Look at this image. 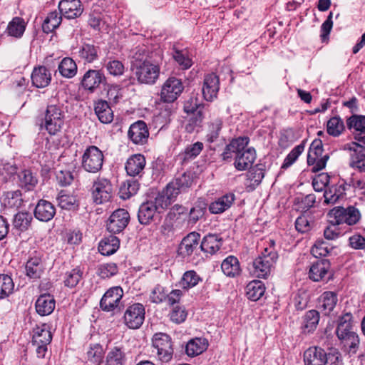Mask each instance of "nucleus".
<instances>
[{
	"label": "nucleus",
	"mask_w": 365,
	"mask_h": 365,
	"mask_svg": "<svg viewBox=\"0 0 365 365\" xmlns=\"http://www.w3.org/2000/svg\"><path fill=\"white\" fill-rule=\"evenodd\" d=\"M277 258V253L272 247L264 248L258 257L253 261L250 268L251 274L258 278H266L270 274Z\"/></svg>",
	"instance_id": "obj_1"
},
{
	"label": "nucleus",
	"mask_w": 365,
	"mask_h": 365,
	"mask_svg": "<svg viewBox=\"0 0 365 365\" xmlns=\"http://www.w3.org/2000/svg\"><path fill=\"white\" fill-rule=\"evenodd\" d=\"M153 352H155L158 361L162 363H168L173 359V348L172 339L169 335L159 332L153 336Z\"/></svg>",
	"instance_id": "obj_2"
},
{
	"label": "nucleus",
	"mask_w": 365,
	"mask_h": 365,
	"mask_svg": "<svg viewBox=\"0 0 365 365\" xmlns=\"http://www.w3.org/2000/svg\"><path fill=\"white\" fill-rule=\"evenodd\" d=\"M63 123V113L61 108L57 105L48 106L44 121L41 125V128H44L50 135H54L61 130Z\"/></svg>",
	"instance_id": "obj_3"
},
{
	"label": "nucleus",
	"mask_w": 365,
	"mask_h": 365,
	"mask_svg": "<svg viewBox=\"0 0 365 365\" xmlns=\"http://www.w3.org/2000/svg\"><path fill=\"white\" fill-rule=\"evenodd\" d=\"M104 156L102 151L95 145L88 147L81 158V167L91 173H96L102 168Z\"/></svg>",
	"instance_id": "obj_4"
},
{
	"label": "nucleus",
	"mask_w": 365,
	"mask_h": 365,
	"mask_svg": "<svg viewBox=\"0 0 365 365\" xmlns=\"http://www.w3.org/2000/svg\"><path fill=\"white\" fill-rule=\"evenodd\" d=\"M135 77L141 84H154L160 75V67L150 61L141 62L134 68Z\"/></svg>",
	"instance_id": "obj_5"
},
{
	"label": "nucleus",
	"mask_w": 365,
	"mask_h": 365,
	"mask_svg": "<svg viewBox=\"0 0 365 365\" xmlns=\"http://www.w3.org/2000/svg\"><path fill=\"white\" fill-rule=\"evenodd\" d=\"M91 192L93 202L97 205L103 204L112 197V184L108 179L99 176L93 181Z\"/></svg>",
	"instance_id": "obj_6"
},
{
	"label": "nucleus",
	"mask_w": 365,
	"mask_h": 365,
	"mask_svg": "<svg viewBox=\"0 0 365 365\" xmlns=\"http://www.w3.org/2000/svg\"><path fill=\"white\" fill-rule=\"evenodd\" d=\"M322 154V142L321 140L316 139L310 145L307 155V163L312 166V170L314 173L322 170L326 166L329 155Z\"/></svg>",
	"instance_id": "obj_7"
},
{
	"label": "nucleus",
	"mask_w": 365,
	"mask_h": 365,
	"mask_svg": "<svg viewBox=\"0 0 365 365\" xmlns=\"http://www.w3.org/2000/svg\"><path fill=\"white\" fill-rule=\"evenodd\" d=\"M123 291L120 287H113L106 292L100 302L101 309L107 312H115L123 307L121 299Z\"/></svg>",
	"instance_id": "obj_8"
},
{
	"label": "nucleus",
	"mask_w": 365,
	"mask_h": 365,
	"mask_svg": "<svg viewBox=\"0 0 365 365\" xmlns=\"http://www.w3.org/2000/svg\"><path fill=\"white\" fill-rule=\"evenodd\" d=\"M52 340L51 332L48 327L43 324L41 327H37L34 329L32 338L33 346L36 348L37 356L43 358L48 350V345Z\"/></svg>",
	"instance_id": "obj_9"
},
{
	"label": "nucleus",
	"mask_w": 365,
	"mask_h": 365,
	"mask_svg": "<svg viewBox=\"0 0 365 365\" xmlns=\"http://www.w3.org/2000/svg\"><path fill=\"white\" fill-rule=\"evenodd\" d=\"M183 89L181 80L175 77H170L161 87L160 99L165 103H173L178 99Z\"/></svg>",
	"instance_id": "obj_10"
},
{
	"label": "nucleus",
	"mask_w": 365,
	"mask_h": 365,
	"mask_svg": "<svg viewBox=\"0 0 365 365\" xmlns=\"http://www.w3.org/2000/svg\"><path fill=\"white\" fill-rule=\"evenodd\" d=\"M125 324L130 329H136L141 327L145 319V308L143 304L135 303L129 306L123 316Z\"/></svg>",
	"instance_id": "obj_11"
},
{
	"label": "nucleus",
	"mask_w": 365,
	"mask_h": 365,
	"mask_svg": "<svg viewBox=\"0 0 365 365\" xmlns=\"http://www.w3.org/2000/svg\"><path fill=\"white\" fill-rule=\"evenodd\" d=\"M130 221V215L125 209H118L115 210L107 222V230L112 234L121 232L128 225Z\"/></svg>",
	"instance_id": "obj_12"
},
{
	"label": "nucleus",
	"mask_w": 365,
	"mask_h": 365,
	"mask_svg": "<svg viewBox=\"0 0 365 365\" xmlns=\"http://www.w3.org/2000/svg\"><path fill=\"white\" fill-rule=\"evenodd\" d=\"M237 149L235 156L234 165L237 170H245L250 168L256 159V152L252 148H247V145H244Z\"/></svg>",
	"instance_id": "obj_13"
},
{
	"label": "nucleus",
	"mask_w": 365,
	"mask_h": 365,
	"mask_svg": "<svg viewBox=\"0 0 365 365\" xmlns=\"http://www.w3.org/2000/svg\"><path fill=\"white\" fill-rule=\"evenodd\" d=\"M106 81V78L101 70L89 69L84 73L81 83L85 90L93 93Z\"/></svg>",
	"instance_id": "obj_14"
},
{
	"label": "nucleus",
	"mask_w": 365,
	"mask_h": 365,
	"mask_svg": "<svg viewBox=\"0 0 365 365\" xmlns=\"http://www.w3.org/2000/svg\"><path fill=\"white\" fill-rule=\"evenodd\" d=\"M344 149L351 151V165L365 172V147L355 142L344 145Z\"/></svg>",
	"instance_id": "obj_15"
},
{
	"label": "nucleus",
	"mask_w": 365,
	"mask_h": 365,
	"mask_svg": "<svg viewBox=\"0 0 365 365\" xmlns=\"http://www.w3.org/2000/svg\"><path fill=\"white\" fill-rule=\"evenodd\" d=\"M305 365H326L328 355L324 349L319 346H311L303 354Z\"/></svg>",
	"instance_id": "obj_16"
},
{
	"label": "nucleus",
	"mask_w": 365,
	"mask_h": 365,
	"mask_svg": "<svg viewBox=\"0 0 365 365\" xmlns=\"http://www.w3.org/2000/svg\"><path fill=\"white\" fill-rule=\"evenodd\" d=\"M219 89V77L213 73L207 74L204 78L203 86L202 88L204 98L207 101H213L217 98Z\"/></svg>",
	"instance_id": "obj_17"
},
{
	"label": "nucleus",
	"mask_w": 365,
	"mask_h": 365,
	"mask_svg": "<svg viewBox=\"0 0 365 365\" xmlns=\"http://www.w3.org/2000/svg\"><path fill=\"white\" fill-rule=\"evenodd\" d=\"M336 334L344 351L350 355L355 354L359 346L358 334L354 330L340 331Z\"/></svg>",
	"instance_id": "obj_18"
},
{
	"label": "nucleus",
	"mask_w": 365,
	"mask_h": 365,
	"mask_svg": "<svg viewBox=\"0 0 365 365\" xmlns=\"http://www.w3.org/2000/svg\"><path fill=\"white\" fill-rule=\"evenodd\" d=\"M128 137L135 144L143 145L148 141L149 131L147 125L143 120L133 123L128 130Z\"/></svg>",
	"instance_id": "obj_19"
},
{
	"label": "nucleus",
	"mask_w": 365,
	"mask_h": 365,
	"mask_svg": "<svg viewBox=\"0 0 365 365\" xmlns=\"http://www.w3.org/2000/svg\"><path fill=\"white\" fill-rule=\"evenodd\" d=\"M192 183L190 174L183 173L166 186L168 193L171 196H178L180 193L185 192Z\"/></svg>",
	"instance_id": "obj_20"
},
{
	"label": "nucleus",
	"mask_w": 365,
	"mask_h": 365,
	"mask_svg": "<svg viewBox=\"0 0 365 365\" xmlns=\"http://www.w3.org/2000/svg\"><path fill=\"white\" fill-rule=\"evenodd\" d=\"M58 9L61 14L67 19L77 18L83 11L80 0H61Z\"/></svg>",
	"instance_id": "obj_21"
},
{
	"label": "nucleus",
	"mask_w": 365,
	"mask_h": 365,
	"mask_svg": "<svg viewBox=\"0 0 365 365\" xmlns=\"http://www.w3.org/2000/svg\"><path fill=\"white\" fill-rule=\"evenodd\" d=\"M347 127L355 140L365 144V115H352L347 120Z\"/></svg>",
	"instance_id": "obj_22"
},
{
	"label": "nucleus",
	"mask_w": 365,
	"mask_h": 365,
	"mask_svg": "<svg viewBox=\"0 0 365 365\" xmlns=\"http://www.w3.org/2000/svg\"><path fill=\"white\" fill-rule=\"evenodd\" d=\"M200 235L196 232H192L185 237L178 247L179 255L185 257L191 255L197 247Z\"/></svg>",
	"instance_id": "obj_23"
},
{
	"label": "nucleus",
	"mask_w": 365,
	"mask_h": 365,
	"mask_svg": "<svg viewBox=\"0 0 365 365\" xmlns=\"http://www.w3.org/2000/svg\"><path fill=\"white\" fill-rule=\"evenodd\" d=\"M347 186L346 183L343 182L329 187L327 190H325L321 194V196L323 197L324 202L327 205L337 202L340 198L344 197Z\"/></svg>",
	"instance_id": "obj_24"
},
{
	"label": "nucleus",
	"mask_w": 365,
	"mask_h": 365,
	"mask_svg": "<svg viewBox=\"0 0 365 365\" xmlns=\"http://www.w3.org/2000/svg\"><path fill=\"white\" fill-rule=\"evenodd\" d=\"M56 214L54 205L45 200H40L37 203L34 215L36 219L42 222H48L53 218Z\"/></svg>",
	"instance_id": "obj_25"
},
{
	"label": "nucleus",
	"mask_w": 365,
	"mask_h": 365,
	"mask_svg": "<svg viewBox=\"0 0 365 365\" xmlns=\"http://www.w3.org/2000/svg\"><path fill=\"white\" fill-rule=\"evenodd\" d=\"M159 214L156 206L151 200L142 203L138 209V218L141 225L150 224L156 215Z\"/></svg>",
	"instance_id": "obj_26"
},
{
	"label": "nucleus",
	"mask_w": 365,
	"mask_h": 365,
	"mask_svg": "<svg viewBox=\"0 0 365 365\" xmlns=\"http://www.w3.org/2000/svg\"><path fill=\"white\" fill-rule=\"evenodd\" d=\"M145 158L141 154H135L130 157L125 164V170L130 176L141 175L145 166Z\"/></svg>",
	"instance_id": "obj_27"
},
{
	"label": "nucleus",
	"mask_w": 365,
	"mask_h": 365,
	"mask_svg": "<svg viewBox=\"0 0 365 365\" xmlns=\"http://www.w3.org/2000/svg\"><path fill=\"white\" fill-rule=\"evenodd\" d=\"M329 269L330 263L327 259L317 260L309 269V278L314 282L323 280L328 274Z\"/></svg>",
	"instance_id": "obj_28"
},
{
	"label": "nucleus",
	"mask_w": 365,
	"mask_h": 365,
	"mask_svg": "<svg viewBox=\"0 0 365 365\" xmlns=\"http://www.w3.org/2000/svg\"><path fill=\"white\" fill-rule=\"evenodd\" d=\"M36 312L41 316H47L51 314L56 306V302L53 297L49 294H43L38 297L36 302Z\"/></svg>",
	"instance_id": "obj_29"
},
{
	"label": "nucleus",
	"mask_w": 365,
	"mask_h": 365,
	"mask_svg": "<svg viewBox=\"0 0 365 365\" xmlns=\"http://www.w3.org/2000/svg\"><path fill=\"white\" fill-rule=\"evenodd\" d=\"M235 200V195L233 193H227L212 202L209 210L213 214L222 213L228 210Z\"/></svg>",
	"instance_id": "obj_30"
},
{
	"label": "nucleus",
	"mask_w": 365,
	"mask_h": 365,
	"mask_svg": "<svg viewBox=\"0 0 365 365\" xmlns=\"http://www.w3.org/2000/svg\"><path fill=\"white\" fill-rule=\"evenodd\" d=\"M51 75L45 66L35 68L31 74L32 83L36 88H45L50 83Z\"/></svg>",
	"instance_id": "obj_31"
},
{
	"label": "nucleus",
	"mask_w": 365,
	"mask_h": 365,
	"mask_svg": "<svg viewBox=\"0 0 365 365\" xmlns=\"http://www.w3.org/2000/svg\"><path fill=\"white\" fill-rule=\"evenodd\" d=\"M222 240L217 235L209 234L205 236L200 244V249L205 253L213 255L220 250Z\"/></svg>",
	"instance_id": "obj_32"
},
{
	"label": "nucleus",
	"mask_w": 365,
	"mask_h": 365,
	"mask_svg": "<svg viewBox=\"0 0 365 365\" xmlns=\"http://www.w3.org/2000/svg\"><path fill=\"white\" fill-rule=\"evenodd\" d=\"M222 272L229 277H235L240 274L241 267L238 259L232 255L226 257L221 264Z\"/></svg>",
	"instance_id": "obj_33"
},
{
	"label": "nucleus",
	"mask_w": 365,
	"mask_h": 365,
	"mask_svg": "<svg viewBox=\"0 0 365 365\" xmlns=\"http://www.w3.org/2000/svg\"><path fill=\"white\" fill-rule=\"evenodd\" d=\"M207 346L208 341L205 338H195L187 343L185 352L187 356L194 357L203 353Z\"/></svg>",
	"instance_id": "obj_34"
},
{
	"label": "nucleus",
	"mask_w": 365,
	"mask_h": 365,
	"mask_svg": "<svg viewBox=\"0 0 365 365\" xmlns=\"http://www.w3.org/2000/svg\"><path fill=\"white\" fill-rule=\"evenodd\" d=\"M94 110L98 120L103 123H109L113 119V110L106 101H98L95 103Z\"/></svg>",
	"instance_id": "obj_35"
},
{
	"label": "nucleus",
	"mask_w": 365,
	"mask_h": 365,
	"mask_svg": "<svg viewBox=\"0 0 365 365\" xmlns=\"http://www.w3.org/2000/svg\"><path fill=\"white\" fill-rule=\"evenodd\" d=\"M99 48L93 44L83 43L78 49V56L85 63H93L98 58Z\"/></svg>",
	"instance_id": "obj_36"
},
{
	"label": "nucleus",
	"mask_w": 365,
	"mask_h": 365,
	"mask_svg": "<svg viewBox=\"0 0 365 365\" xmlns=\"http://www.w3.org/2000/svg\"><path fill=\"white\" fill-rule=\"evenodd\" d=\"M119 239L114 235H110L100 242L98 250L101 255L108 256L115 253L119 248Z\"/></svg>",
	"instance_id": "obj_37"
},
{
	"label": "nucleus",
	"mask_w": 365,
	"mask_h": 365,
	"mask_svg": "<svg viewBox=\"0 0 365 365\" xmlns=\"http://www.w3.org/2000/svg\"><path fill=\"white\" fill-rule=\"evenodd\" d=\"M319 313L315 309L307 312L303 317L302 329L304 333H311L314 331L319 322Z\"/></svg>",
	"instance_id": "obj_38"
},
{
	"label": "nucleus",
	"mask_w": 365,
	"mask_h": 365,
	"mask_svg": "<svg viewBox=\"0 0 365 365\" xmlns=\"http://www.w3.org/2000/svg\"><path fill=\"white\" fill-rule=\"evenodd\" d=\"M338 299L336 293L330 291L324 292L319 299V307L325 314H329L335 307Z\"/></svg>",
	"instance_id": "obj_39"
},
{
	"label": "nucleus",
	"mask_w": 365,
	"mask_h": 365,
	"mask_svg": "<svg viewBox=\"0 0 365 365\" xmlns=\"http://www.w3.org/2000/svg\"><path fill=\"white\" fill-rule=\"evenodd\" d=\"M25 269L26 275L30 278H39L43 270L41 259L38 257H31L27 261Z\"/></svg>",
	"instance_id": "obj_40"
},
{
	"label": "nucleus",
	"mask_w": 365,
	"mask_h": 365,
	"mask_svg": "<svg viewBox=\"0 0 365 365\" xmlns=\"http://www.w3.org/2000/svg\"><path fill=\"white\" fill-rule=\"evenodd\" d=\"M264 284L259 280H254L248 283L246 287V295L252 301L259 300L264 294Z\"/></svg>",
	"instance_id": "obj_41"
},
{
	"label": "nucleus",
	"mask_w": 365,
	"mask_h": 365,
	"mask_svg": "<svg viewBox=\"0 0 365 365\" xmlns=\"http://www.w3.org/2000/svg\"><path fill=\"white\" fill-rule=\"evenodd\" d=\"M249 138L247 137H240L233 139L228 145H226L223 153H222V159L225 160L231 159L232 154H236L237 149L242 148L244 145H248Z\"/></svg>",
	"instance_id": "obj_42"
},
{
	"label": "nucleus",
	"mask_w": 365,
	"mask_h": 365,
	"mask_svg": "<svg viewBox=\"0 0 365 365\" xmlns=\"http://www.w3.org/2000/svg\"><path fill=\"white\" fill-rule=\"evenodd\" d=\"M58 70L62 76L71 78L77 73V65L72 58L66 57L60 62Z\"/></svg>",
	"instance_id": "obj_43"
},
{
	"label": "nucleus",
	"mask_w": 365,
	"mask_h": 365,
	"mask_svg": "<svg viewBox=\"0 0 365 365\" xmlns=\"http://www.w3.org/2000/svg\"><path fill=\"white\" fill-rule=\"evenodd\" d=\"M26 22L21 17H14L9 23L6 28V33L9 36L20 38L24 33Z\"/></svg>",
	"instance_id": "obj_44"
},
{
	"label": "nucleus",
	"mask_w": 365,
	"mask_h": 365,
	"mask_svg": "<svg viewBox=\"0 0 365 365\" xmlns=\"http://www.w3.org/2000/svg\"><path fill=\"white\" fill-rule=\"evenodd\" d=\"M58 205L62 209L75 210L78 207V201L75 195L61 191L56 198Z\"/></svg>",
	"instance_id": "obj_45"
},
{
	"label": "nucleus",
	"mask_w": 365,
	"mask_h": 365,
	"mask_svg": "<svg viewBox=\"0 0 365 365\" xmlns=\"http://www.w3.org/2000/svg\"><path fill=\"white\" fill-rule=\"evenodd\" d=\"M176 197V196H171L168 193V187L165 190L159 193L154 200H151L153 204L156 206L158 213H161L165 210L172 202V201Z\"/></svg>",
	"instance_id": "obj_46"
},
{
	"label": "nucleus",
	"mask_w": 365,
	"mask_h": 365,
	"mask_svg": "<svg viewBox=\"0 0 365 365\" xmlns=\"http://www.w3.org/2000/svg\"><path fill=\"white\" fill-rule=\"evenodd\" d=\"M19 182L22 187L27 190H33L38 183V179L30 170H24L19 175Z\"/></svg>",
	"instance_id": "obj_47"
},
{
	"label": "nucleus",
	"mask_w": 365,
	"mask_h": 365,
	"mask_svg": "<svg viewBox=\"0 0 365 365\" xmlns=\"http://www.w3.org/2000/svg\"><path fill=\"white\" fill-rule=\"evenodd\" d=\"M200 280V276L195 271H187L179 282V287L187 290L196 286Z\"/></svg>",
	"instance_id": "obj_48"
},
{
	"label": "nucleus",
	"mask_w": 365,
	"mask_h": 365,
	"mask_svg": "<svg viewBox=\"0 0 365 365\" xmlns=\"http://www.w3.org/2000/svg\"><path fill=\"white\" fill-rule=\"evenodd\" d=\"M32 220V216L26 212H19L14 215L13 225L20 231H26L29 227Z\"/></svg>",
	"instance_id": "obj_49"
},
{
	"label": "nucleus",
	"mask_w": 365,
	"mask_h": 365,
	"mask_svg": "<svg viewBox=\"0 0 365 365\" xmlns=\"http://www.w3.org/2000/svg\"><path fill=\"white\" fill-rule=\"evenodd\" d=\"M61 22V15L57 11H53L48 14V16L44 20L42 29L45 33H51L54 29L58 27Z\"/></svg>",
	"instance_id": "obj_50"
},
{
	"label": "nucleus",
	"mask_w": 365,
	"mask_h": 365,
	"mask_svg": "<svg viewBox=\"0 0 365 365\" xmlns=\"http://www.w3.org/2000/svg\"><path fill=\"white\" fill-rule=\"evenodd\" d=\"M14 289L12 278L7 274H0V299L8 297L13 293Z\"/></svg>",
	"instance_id": "obj_51"
},
{
	"label": "nucleus",
	"mask_w": 365,
	"mask_h": 365,
	"mask_svg": "<svg viewBox=\"0 0 365 365\" xmlns=\"http://www.w3.org/2000/svg\"><path fill=\"white\" fill-rule=\"evenodd\" d=\"M125 356L121 349L113 348L107 354L106 365H123Z\"/></svg>",
	"instance_id": "obj_52"
},
{
	"label": "nucleus",
	"mask_w": 365,
	"mask_h": 365,
	"mask_svg": "<svg viewBox=\"0 0 365 365\" xmlns=\"http://www.w3.org/2000/svg\"><path fill=\"white\" fill-rule=\"evenodd\" d=\"M139 189V183L135 180L125 181L120 187V197L123 199H128L136 194Z\"/></svg>",
	"instance_id": "obj_53"
},
{
	"label": "nucleus",
	"mask_w": 365,
	"mask_h": 365,
	"mask_svg": "<svg viewBox=\"0 0 365 365\" xmlns=\"http://www.w3.org/2000/svg\"><path fill=\"white\" fill-rule=\"evenodd\" d=\"M22 202L21 192L19 190L7 192L4 199V205L9 207L19 208Z\"/></svg>",
	"instance_id": "obj_54"
},
{
	"label": "nucleus",
	"mask_w": 365,
	"mask_h": 365,
	"mask_svg": "<svg viewBox=\"0 0 365 365\" xmlns=\"http://www.w3.org/2000/svg\"><path fill=\"white\" fill-rule=\"evenodd\" d=\"M327 127V133L333 136H339L344 129V122L339 117L331 118Z\"/></svg>",
	"instance_id": "obj_55"
},
{
	"label": "nucleus",
	"mask_w": 365,
	"mask_h": 365,
	"mask_svg": "<svg viewBox=\"0 0 365 365\" xmlns=\"http://www.w3.org/2000/svg\"><path fill=\"white\" fill-rule=\"evenodd\" d=\"M203 148V144L201 142H196L194 144L188 145L182 153L180 154L183 161H187L197 157Z\"/></svg>",
	"instance_id": "obj_56"
},
{
	"label": "nucleus",
	"mask_w": 365,
	"mask_h": 365,
	"mask_svg": "<svg viewBox=\"0 0 365 365\" xmlns=\"http://www.w3.org/2000/svg\"><path fill=\"white\" fill-rule=\"evenodd\" d=\"M304 150V144L302 143L295 146L285 158L282 168H287L291 166L302 153Z\"/></svg>",
	"instance_id": "obj_57"
},
{
	"label": "nucleus",
	"mask_w": 365,
	"mask_h": 365,
	"mask_svg": "<svg viewBox=\"0 0 365 365\" xmlns=\"http://www.w3.org/2000/svg\"><path fill=\"white\" fill-rule=\"evenodd\" d=\"M332 247H329V245L322 240L316 241L312 247L311 252L316 258L327 256L331 251Z\"/></svg>",
	"instance_id": "obj_58"
},
{
	"label": "nucleus",
	"mask_w": 365,
	"mask_h": 365,
	"mask_svg": "<svg viewBox=\"0 0 365 365\" xmlns=\"http://www.w3.org/2000/svg\"><path fill=\"white\" fill-rule=\"evenodd\" d=\"M353 316L350 312H346L339 319L336 333L353 330Z\"/></svg>",
	"instance_id": "obj_59"
},
{
	"label": "nucleus",
	"mask_w": 365,
	"mask_h": 365,
	"mask_svg": "<svg viewBox=\"0 0 365 365\" xmlns=\"http://www.w3.org/2000/svg\"><path fill=\"white\" fill-rule=\"evenodd\" d=\"M344 217L342 220V224L346 223L349 225L356 224L360 220V212L358 209L354 207L350 206L346 208Z\"/></svg>",
	"instance_id": "obj_60"
},
{
	"label": "nucleus",
	"mask_w": 365,
	"mask_h": 365,
	"mask_svg": "<svg viewBox=\"0 0 365 365\" xmlns=\"http://www.w3.org/2000/svg\"><path fill=\"white\" fill-rule=\"evenodd\" d=\"M222 126V120L216 118L209 125V133L207 135V140L210 143L215 141L219 137L220 131Z\"/></svg>",
	"instance_id": "obj_61"
},
{
	"label": "nucleus",
	"mask_w": 365,
	"mask_h": 365,
	"mask_svg": "<svg viewBox=\"0 0 365 365\" xmlns=\"http://www.w3.org/2000/svg\"><path fill=\"white\" fill-rule=\"evenodd\" d=\"M118 272V267L115 263L102 264L98 267V274L103 279L109 278Z\"/></svg>",
	"instance_id": "obj_62"
},
{
	"label": "nucleus",
	"mask_w": 365,
	"mask_h": 365,
	"mask_svg": "<svg viewBox=\"0 0 365 365\" xmlns=\"http://www.w3.org/2000/svg\"><path fill=\"white\" fill-rule=\"evenodd\" d=\"M106 68L109 74L113 76H120L124 73L125 66L118 60H110L106 64Z\"/></svg>",
	"instance_id": "obj_63"
},
{
	"label": "nucleus",
	"mask_w": 365,
	"mask_h": 365,
	"mask_svg": "<svg viewBox=\"0 0 365 365\" xmlns=\"http://www.w3.org/2000/svg\"><path fill=\"white\" fill-rule=\"evenodd\" d=\"M103 354V348L99 344H91L87 351V357L88 360L98 364L102 359Z\"/></svg>",
	"instance_id": "obj_64"
}]
</instances>
